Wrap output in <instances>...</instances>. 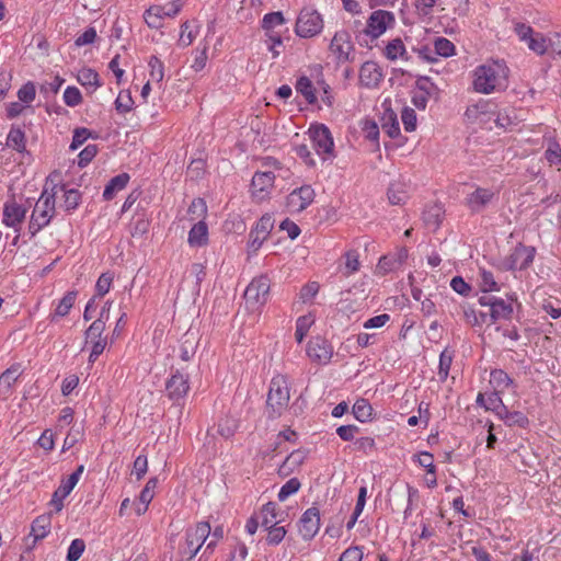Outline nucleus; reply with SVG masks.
I'll list each match as a JSON object with an SVG mask.
<instances>
[{
	"mask_svg": "<svg viewBox=\"0 0 561 561\" xmlns=\"http://www.w3.org/2000/svg\"><path fill=\"white\" fill-rule=\"evenodd\" d=\"M471 89L479 94L501 93L508 88L510 69L503 60H489L471 72Z\"/></svg>",
	"mask_w": 561,
	"mask_h": 561,
	"instance_id": "nucleus-1",
	"label": "nucleus"
},
{
	"mask_svg": "<svg viewBox=\"0 0 561 561\" xmlns=\"http://www.w3.org/2000/svg\"><path fill=\"white\" fill-rule=\"evenodd\" d=\"M58 185L48 187V181L34 205L28 222V231L32 237L36 236L43 228L49 225L56 214L55 197Z\"/></svg>",
	"mask_w": 561,
	"mask_h": 561,
	"instance_id": "nucleus-2",
	"label": "nucleus"
},
{
	"mask_svg": "<svg viewBox=\"0 0 561 561\" xmlns=\"http://www.w3.org/2000/svg\"><path fill=\"white\" fill-rule=\"evenodd\" d=\"M210 533L211 528L207 522H201L187 528L184 541L179 546L181 561H191L199 551Z\"/></svg>",
	"mask_w": 561,
	"mask_h": 561,
	"instance_id": "nucleus-3",
	"label": "nucleus"
},
{
	"mask_svg": "<svg viewBox=\"0 0 561 561\" xmlns=\"http://www.w3.org/2000/svg\"><path fill=\"white\" fill-rule=\"evenodd\" d=\"M308 136L317 154L322 161L334 158V141L330 129L323 124H313L308 129Z\"/></svg>",
	"mask_w": 561,
	"mask_h": 561,
	"instance_id": "nucleus-4",
	"label": "nucleus"
},
{
	"mask_svg": "<svg viewBox=\"0 0 561 561\" xmlns=\"http://www.w3.org/2000/svg\"><path fill=\"white\" fill-rule=\"evenodd\" d=\"M496 105L490 100H479L470 104L465 112V119L468 124L479 125L486 129H493L492 119L495 115Z\"/></svg>",
	"mask_w": 561,
	"mask_h": 561,
	"instance_id": "nucleus-5",
	"label": "nucleus"
},
{
	"mask_svg": "<svg viewBox=\"0 0 561 561\" xmlns=\"http://www.w3.org/2000/svg\"><path fill=\"white\" fill-rule=\"evenodd\" d=\"M289 402V389L284 376H276L271 380L267 394V407L272 411V416H278L287 408Z\"/></svg>",
	"mask_w": 561,
	"mask_h": 561,
	"instance_id": "nucleus-6",
	"label": "nucleus"
},
{
	"mask_svg": "<svg viewBox=\"0 0 561 561\" xmlns=\"http://www.w3.org/2000/svg\"><path fill=\"white\" fill-rule=\"evenodd\" d=\"M329 51L337 64H345L354 60L355 46L348 31H336L330 41Z\"/></svg>",
	"mask_w": 561,
	"mask_h": 561,
	"instance_id": "nucleus-7",
	"label": "nucleus"
},
{
	"mask_svg": "<svg viewBox=\"0 0 561 561\" xmlns=\"http://www.w3.org/2000/svg\"><path fill=\"white\" fill-rule=\"evenodd\" d=\"M323 26L321 14L311 8H305L297 18L295 32L299 37L310 38L320 34Z\"/></svg>",
	"mask_w": 561,
	"mask_h": 561,
	"instance_id": "nucleus-8",
	"label": "nucleus"
},
{
	"mask_svg": "<svg viewBox=\"0 0 561 561\" xmlns=\"http://www.w3.org/2000/svg\"><path fill=\"white\" fill-rule=\"evenodd\" d=\"M515 33L518 38L526 43L528 48L537 55H545L550 49V36H546L540 32L534 31V28L524 23H517L515 25Z\"/></svg>",
	"mask_w": 561,
	"mask_h": 561,
	"instance_id": "nucleus-9",
	"label": "nucleus"
},
{
	"mask_svg": "<svg viewBox=\"0 0 561 561\" xmlns=\"http://www.w3.org/2000/svg\"><path fill=\"white\" fill-rule=\"evenodd\" d=\"M28 208L30 204L27 202L20 203L14 197L7 199L2 209V224L12 228L15 232H20Z\"/></svg>",
	"mask_w": 561,
	"mask_h": 561,
	"instance_id": "nucleus-10",
	"label": "nucleus"
},
{
	"mask_svg": "<svg viewBox=\"0 0 561 561\" xmlns=\"http://www.w3.org/2000/svg\"><path fill=\"white\" fill-rule=\"evenodd\" d=\"M271 280L266 275H260L252 279L244 291L247 302L253 306H263L268 299Z\"/></svg>",
	"mask_w": 561,
	"mask_h": 561,
	"instance_id": "nucleus-11",
	"label": "nucleus"
},
{
	"mask_svg": "<svg viewBox=\"0 0 561 561\" xmlns=\"http://www.w3.org/2000/svg\"><path fill=\"white\" fill-rule=\"evenodd\" d=\"M394 15L385 10L374 11L367 20L365 34L371 39L381 36L388 28L394 25Z\"/></svg>",
	"mask_w": 561,
	"mask_h": 561,
	"instance_id": "nucleus-12",
	"label": "nucleus"
},
{
	"mask_svg": "<svg viewBox=\"0 0 561 561\" xmlns=\"http://www.w3.org/2000/svg\"><path fill=\"white\" fill-rule=\"evenodd\" d=\"M275 175L271 171L256 172L252 178L251 193L256 202L268 197L274 186Z\"/></svg>",
	"mask_w": 561,
	"mask_h": 561,
	"instance_id": "nucleus-13",
	"label": "nucleus"
},
{
	"mask_svg": "<svg viewBox=\"0 0 561 561\" xmlns=\"http://www.w3.org/2000/svg\"><path fill=\"white\" fill-rule=\"evenodd\" d=\"M190 390L188 376L176 370L165 382V393L174 402L185 398Z\"/></svg>",
	"mask_w": 561,
	"mask_h": 561,
	"instance_id": "nucleus-14",
	"label": "nucleus"
},
{
	"mask_svg": "<svg viewBox=\"0 0 561 561\" xmlns=\"http://www.w3.org/2000/svg\"><path fill=\"white\" fill-rule=\"evenodd\" d=\"M307 355L312 362L325 365L332 358L333 348L327 340L317 336L308 342Z\"/></svg>",
	"mask_w": 561,
	"mask_h": 561,
	"instance_id": "nucleus-15",
	"label": "nucleus"
},
{
	"mask_svg": "<svg viewBox=\"0 0 561 561\" xmlns=\"http://www.w3.org/2000/svg\"><path fill=\"white\" fill-rule=\"evenodd\" d=\"M314 199V191L309 185L294 190L287 196V207L290 213L305 210Z\"/></svg>",
	"mask_w": 561,
	"mask_h": 561,
	"instance_id": "nucleus-16",
	"label": "nucleus"
},
{
	"mask_svg": "<svg viewBox=\"0 0 561 561\" xmlns=\"http://www.w3.org/2000/svg\"><path fill=\"white\" fill-rule=\"evenodd\" d=\"M383 80L381 67L376 61H365L359 69V83L368 89L378 88Z\"/></svg>",
	"mask_w": 561,
	"mask_h": 561,
	"instance_id": "nucleus-17",
	"label": "nucleus"
},
{
	"mask_svg": "<svg viewBox=\"0 0 561 561\" xmlns=\"http://www.w3.org/2000/svg\"><path fill=\"white\" fill-rule=\"evenodd\" d=\"M320 529V513L317 507L308 508L299 519V534L305 540H311Z\"/></svg>",
	"mask_w": 561,
	"mask_h": 561,
	"instance_id": "nucleus-18",
	"label": "nucleus"
},
{
	"mask_svg": "<svg viewBox=\"0 0 561 561\" xmlns=\"http://www.w3.org/2000/svg\"><path fill=\"white\" fill-rule=\"evenodd\" d=\"M535 249L531 247L518 245L506 259V266L510 270H525L534 261Z\"/></svg>",
	"mask_w": 561,
	"mask_h": 561,
	"instance_id": "nucleus-19",
	"label": "nucleus"
},
{
	"mask_svg": "<svg viewBox=\"0 0 561 561\" xmlns=\"http://www.w3.org/2000/svg\"><path fill=\"white\" fill-rule=\"evenodd\" d=\"M273 229L272 217L263 216L255 228L250 232L249 249L256 252L263 242L267 239L270 231Z\"/></svg>",
	"mask_w": 561,
	"mask_h": 561,
	"instance_id": "nucleus-20",
	"label": "nucleus"
},
{
	"mask_svg": "<svg viewBox=\"0 0 561 561\" xmlns=\"http://www.w3.org/2000/svg\"><path fill=\"white\" fill-rule=\"evenodd\" d=\"M285 24V18L282 12H272L264 15L262 20V27L265 31L268 42L274 44H282V34L277 31L278 27H283Z\"/></svg>",
	"mask_w": 561,
	"mask_h": 561,
	"instance_id": "nucleus-21",
	"label": "nucleus"
},
{
	"mask_svg": "<svg viewBox=\"0 0 561 561\" xmlns=\"http://www.w3.org/2000/svg\"><path fill=\"white\" fill-rule=\"evenodd\" d=\"M307 458V451L305 449H297L291 451L283 463L278 467V474L282 478L289 477L291 473L297 471Z\"/></svg>",
	"mask_w": 561,
	"mask_h": 561,
	"instance_id": "nucleus-22",
	"label": "nucleus"
},
{
	"mask_svg": "<svg viewBox=\"0 0 561 561\" xmlns=\"http://www.w3.org/2000/svg\"><path fill=\"white\" fill-rule=\"evenodd\" d=\"M494 197V192L489 188L478 187L468 195L467 205L473 211L482 210Z\"/></svg>",
	"mask_w": 561,
	"mask_h": 561,
	"instance_id": "nucleus-23",
	"label": "nucleus"
},
{
	"mask_svg": "<svg viewBox=\"0 0 561 561\" xmlns=\"http://www.w3.org/2000/svg\"><path fill=\"white\" fill-rule=\"evenodd\" d=\"M513 314V306L501 298H496L491 304L490 313L488 314L489 324H493L501 320H508Z\"/></svg>",
	"mask_w": 561,
	"mask_h": 561,
	"instance_id": "nucleus-24",
	"label": "nucleus"
},
{
	"mask_svg": "<svg viewBox=\"0 0 561 561\" xmlns=\"http://www.w3.org/2000/svg\"><path fill=\"white\" fill-rule=\"evenodd\" d=\"M188 244L191 247H204L208 242V227L204 220L196 222L188 232Z\"/></svg>",
	"mask_w": 561,
	"mask_h": 561,
	"instance_id": "nucleus-25",
	"label": "nucleus"
},
{
	"mask_svg": "<svg viewBox=\"0 0 561 561\" xmlns=\"http://www.w3.org/2000/svg\"><path fill=\"white\" fill-rule=\"evenodd\" d=\"M296 91L300 93L309 104H316L318 101V85L314 87L312 81L306 77H300L296 82Z\"/></svg>",
	"mask_w": 561,
	"mask_h": 561,
	"instance_id": "nucleus-26",
	"label": "nucleus"
},
{
	"mask_svg": "<svg viewBox=\"0 0 561 561\" xmlns=\"http://www.w3.org/2000/svg\"><path fill=\"white\" fill-rule=\"evenodd\" d=\"M259 519L261 526L267 528L270 526L278 525L280 519L278 518V507L274 502H268L260 511Z\"/></svg>",
	"mask_w": 561,
	"mask_h": 561,
	"instance_id": "nucleus-27",
	"label": "nucleus"
},
{
	"mask_svg": "<svg viewBox=\"0 0 561 561\" xmlns=\"http://www.w3.org/2000/svg\"><path fill=\"white\" fill-rule=\"evenodd\" d=\"M129 174L127 173H121L107 183V185L104 188L103 197L105 201H111L115 197V195L124 190L129 182Z\"/></svg>",
	"mask_w": 561,
	"mask_h": 561,
	"instance_id": "nucleus-28",
	"label": "nucleus"
},
{
	"mask_svg": "<svg viewBox=\"0 0 561 561\" xmlns=\"http://www.w3.org/2000/svg\"><path fill=\"white\" fill-rule=\"evenodd\" d=\"M51 527V519L49 515H41L36 517L31 527V536L34 537V542L44 539L49 533Z\"/></svg>",
	"mask_w": 561,
	"mask_h": 561,
	"instance_id": "nucleus-29",
	"label": "nucleus"
},
{
	"mask_svg": "<svg viewBox=\"0 0 561 561\" xmlns=\"http://www.w3.org/2000/svg\"><path fill=\"white\" fill-rule=\"evenodd\" d=\"M76 485L73 484V481H69L68 479H65L61 481L58 489L54 492L50 505L54 506V508L57 512H60L64 507L62 501L70 494V492L73 490Z\"/></svg>",
	"mask_w": 561,
	"mask_h": 561,
	"instance_id": "nucleus-30",
	"label": "nucleus"
},
{
	"mask_svg": "<svg viewBox=\"0 0 561 561\" xmlns=\"http://www.w3.org/2000/svg\"><path fill=\"white\" fill-rule=\"evenodd\" d=\"M516 116L514 115V110L511 107H505L502 110L495 108V115L492 119V125L501 129H507L515 124Z\"/></svg>",
	"mask_w": 561,
	"mask_h": 561,
	"instance_id": "nucleus-31",
	"label": "nucleus"
},
{
	"mask_svg": "<svg viewBox=\"0 0 561 561\" xmlns=\"http://www.w3.org/2000/svg\"><path fill=\"white\" fill-rule=\"evenodd\" d=\"M20 367L12 366L0 375V394L8 396L12 385L20 377Z\"/></svg>",
	"mask_w": 561,
	"mask_h": 561,
	"instance_id": "nucleus-32",
	"label": "nucleus"
},
{
	"mask_svg": "<svg viewBox=\"0 0 561 561\" xmlns=\"http://www.w3.org/2000/svg\"><path fill=\"white\" fill-rule=\"evenodd\" d=\"M7 146L16 150L18 152H24L26 149L25 134L20 127L13 126L7 137Z\"/></svg>",
	"mask_w": 561,
	"mask_h": 561,
	"instance_id": "nucleus-33",
	"label": "nucleus"
},
{
	"mask_svg": "<svg viewBox=\"0 0 561 561\" xmlns=\"http://www.w3.org/2000/svg\"><path fill=\"white\" fill-rule=\"evenodd\" d=\"M344 265L341 268L343 275L350 276L360 268L359 254L357 250H348L343 255Z\"/></svg>",
	"mask_w": 561,
	"mask_h": 561,
	"instance_id": "nucleus-34",
	"label": "nucleus"
},
{
	"mask_svg": "<svg viewBox=\"0 0 561 561\" xmlns=\"http://www.w3.org/2000/svg\"><path fill=\"white\" fill-rule=\"evenodd\" d=\"M383 54L389 60H397L398 58H403L407 55L405 46L401 38H394L385 47Z\"/></svg>",
	"mask_w": 561,
	"mask_h": 561,
	"instance_id": "nucleus-35",
	"label": "nucleus"
},
{
	"mask_svg": "<svg viewBox=\"0 0 561 561\" xmlns=\"http://www.w3.org/2000/svg\"><path fill=\"white\" fill-rule=\"evenodd\" d=\"M490 383L496 392H502L510 387L512 379L502 369H495L491 371Z\"/></svg>",
	"mask_w": 561,
	"mask_h": 561,
	"instance_id": "nucleus-36",
	"label": "nucleus"
},
{
	"mask_svg": "<svg viewBox=\"0 0 561 561\" xmlns=\"http://www.w3.org/2000/svg\"><path fill=\"white\" fill-rule=\"evenodd\" d=\"M77 79L81 85L92 88V91L101 85L98 72L91 68L81 69Z\"/></svg>",
	"mask_w": 561,
	"mask_h": 561,
	"instance_id": "nucleus-37",
	"label": "nucleus"
},
{
	"mask_svg": "<svg viewBox=\"0 0 561 561\" xmlns=\"http://www.w3.org/2000/svg\"><path fill=\"white\" fill-rule=\"evenodd\" d=\"M314 323V317L309 313L301 316L296 321L295 337L298 343H301L305 336L308 334L309 329Z\"/></svg>",
	"mask_w": 561,
	"mask_h": 561,
	"instance_id": "nucleus-38",
	"label": "nucleus"
},
{
	"mask_svg": "<svg viewBox=\"0 0 561 561\" xmlns=\"http://www.w3.org/2000/svg\"><path fill=\"white\" fill-rule=\"evenodd\" d=\"M443 208L438 204L427 206L423 213V219L426 225L433 228H437L442 222Z\"/></svg>",
	"mask_w": 561,
	"mask_h": 561,
	"instance_id": "nucleus-39",
	"label": "nucleus"
},
{
	"mask_svg": "<svg viewBox=\"0 0 561 561\" xmlns=\"http://www.w3.org/2000/svg\"><path fill=\"white\" fill-rule=\"evenodd\" d=\"M388 199L392 205H401L408 199L405 185L401 183H392L388 188Z\"/></svg>",
	"mask_w": 561,
	"mask_h": 561,
	"instance_id": "nucleus-40",
	"label": "nucleus"
},
{
	"mask_svg": "<svg viewBox=\"0 0 561 561\" xmlns=\"http://www.w3.org/2000/svg\"><path fill=\"white\" fill-rule=\"evenodd\" d=\"M353 414L359 422L370 420L373 408L366 399H358L353 405Z\"/></svg>",
	"mask_w": 561,
	"mask_h": 561,
	"instance_id": "nucleus-41",
	"label": "nucleus"
},
{
	"mask_svg": "<svg viewBox=\"0 0 561 561\" xmlns=\"http://www.w3.org/2000/svg\"><path fill=\"white\" fill-rule=\"evenodd\" d=\"M462 313H463V318L467 321V323L472 325V327H474V325H482L484 323L489 324L488 313L477 312L470 306H463L462 307Z\"/></svg>",
	"mask_w": 561,
	"mask_h": 561,
	"instance_id": "nucleus-42",
	"label": "nucleus"
},
{
	"mask_svg": "<svg viewBox=\"0 0 561 561\" xmlns=\"http://www.w3.org/2000/svg\"><path fill=\"white\" fill-rule=\"evenodd\" d=\"M77 299V291H68L58 302L54 317H65L69 313Z\"/></svg>",
	"mask_w": 561,
	"mask_h": 561,
	"instance_id": "nucleus-43",
	"label": "nucleus"
},
{
	"mask_svg": "<svg viewBox=\"0 0 561 561\" xmlns=\"http://www.w3.org/2000/svg\"><path fill=\"white\" fill-rule=\"evenodd\" d=\"M150 80L161 83L164 77L163 62L156 56H151L148 61Z\"/></svg>",
	"mask_w": 561,
	"mask_h": 561,
	"instance_id": "nucleus-44",
	"label": "nucleus"
},
{
	"mask_svg": "<svg viewBox=\"0 0 561 561\" xmlns=\"http://www.w3.org/2000/svg\"><path fill=\"white\" fill-rule=\"evenodd\" d=\"M198 34V30H194L190 21H185L181 25V33L179 37V45L182 47L190 46Z\"/></svg>",
	"mask_w": 561,
	"mask_h": 561,
	"instance_id": "nucleus-45",
	"label": "nucleus"
},
{
	"mask_svg": "<svg viewBox=\"0 0 561 561\" xmlns=\"http://www.w3.org/2000/svg\"><path fill=\"white\" fill-rule=\"evenodd\" d=\"M454 354L448 350H444L439 356L438 377L442 381L446 380L453 363Z\"/></svg>",
	"mask_w": 561,
	"mask_h": 561,
	"instance_id": "nucleus-46",
	"label": "nucleus"
},
{
	"mask_svg": "<svg viewBox=\"0 0 561 561\" xmlns=\"http://www.w3.org/2000/svg\"><path fill=\"white\" fill-rule=\"evenodd\" d=\"M58 191H64V207L66 210H73L78 207L80 203V192L75 188L65 190L64 187H58Z\"/></svg>",
	"mask_w": 561,
	"mask_h": 561,
	"instance_id": "nucleus-47",
	"label": "nucleus"
},
{
	"mask_svg": "<svg viewBox=\"0 0 561 561\" xmlns=\"http://www.w3.org/2000/svg\"><path fill=\"white\" fill-rule=\"evenodd\" d=\"M480 287L484 293L499 291L500 286L491 272L482 270L480 273Z\"/></svg>",
	"mask_w": 561,
	"mask_h": 561,
	"instance_id": "nucleus-48",
	"label": "nucleus"
},
{
	"mask_svg": "<svg viewBox=\"0 0 561 561\" xmlns=\"http://www.w3.org/2000/svg\"><path fill=\"white\" fill-rule=\"evenodd\" d=\"M545 158L550 165L561 164V147L556 140H551L545 151Z\"/></svg>",
	"mask_w": 561,
	"mask_h": 561,
	"instance_id": "nucleus-49",
	"label": "nucleus"
},
{
	"mask_svg": "<svg viewBox=\"0 0 561 561\" xmlns=\"http://www.w3.org/2000/svg\"><path fill=\"white\" fill-rule=\"evenodd\" d=\"M435 53L442 57H450L455 54V45L445 37H438L434 42Z\"/></svg>",
	"mask_w": 561,
	"mask_h": 561,
	"instance_id": "nucleus-50",
	"label": "nucleus"
},
{
	"mask_svg": "<svg viewBox=\"0 0 561 561\" xmlns=\"http://www.w3.org/2000/svg\"><path fill=\"white\" fill-rule=\"evenodd\" d=\"M301 484L300 481L297 478L289 479L279 490L278 492V500L280 502L286 501L290 495L298 492Z\"/></svg>",
	"mask_w": 561,
	"mask_h": 561,
	"instance_id": "nucleus-51",
	"label": "nucleus"
},
{
	"mask_svg": "<svg viewBox=\"0 0 561 561\" xmlns=\"http://www.w3.org/2000/svg\"><path fill=\"white\" fill-rule=\"evenodd\" d=\"M134 101L129 92L121 91L115 100V108L118 113H127L131 110Z\"/></svg>",
	"mask_w": 561,
	"mask_h": 561,
	"instance_id": "nucleus-52",
	"label": "nucleus"
},
{
	"mask_svg": "<svg viewBox=\"0 0 561 561\" xmlns=\"http://www.w3.org/2000/svg\"><path fill=\"white\" fill-rule=\"evenodd\" d=\"M105 330V323L102 320H95L85 331V341L87 343L95 340H102V334Z\"/></svg>",
	"mask_w": 561,
	"mask_h": 561,
	"instance_id": "nucleus-53",
	"label": "nucleus"
},
{
	"mask_svg": "<svg viewBox=\"0 0 561 561\" xmlns=\"http://www.w3.org/2000/svg\"><path fill=\"white\" fill-rule=\"evenodd\" d=\"M113 279H114V275L112 273H110V272L103 273L99 277V279L95 284L96 295L102 297L105 294H107L111 289Z\"/></svg>",
	"mask_w": 561,
	"mask_h": 561,
	"instance_id": "nucleus-54",
	"label": "nucleus"
},
{
	"mask_svg": "<svg viewBox=\"0 0 561 561\" xmlns=\"http://www.w3.org/2000/svg\"><path fill=\"white\" fill-rule=\"evenodd\" d=\"M502 419L510 426H512V425L525 426L528 423V419L526 417V415L518 411L510 412V411L505 410V413L502 415Z\"/></svg>",
	"mask_w": 561,
	"mask_h": 561,
	"instance_id": "nucleus-55",
	"label": "nucleus"
},
{
	"mask_svg": "<svg viewBox=\"0 0 561 561\" xmlns=\"http://www.w3.org/2000/svg\"><path fill=\"white\" fill-rule=\"evenodd\" d=\"M267 529L266 542L268 545H278L286 535V529L283 526H270Z\"/></svg>",
	"mask_w": 561,
	"mask_h": 561,
	"instance_id": "nucleus-56",
	"label": "nucleus"
},
{
	"mask_svg": "<svg viewBox=\"0 0 561 561\" xmlns=\"http://www.w3.org/2000/svg\"><path fill=\"white\" fill-rule=\"evenodd\" d=\"M84 549H85V543L82 539L72 540L68 548L67 560L68 561H78L80 559V557L82 556Z\"/></svg>",
	"mask_w": 561,
	"mask_h": 561,
	"instance_id": "nucleus-57",
	"label": "nucleus"
},
{
	"mask_svg": "<svg viewBox=\"0 0 561 561\" xmlns=\"http://www.w3.org/2000/svg\"><path fill=\"white\" fill-rule=\"evenodd\" d=\"M64 101L71 107L79 105L82 102L80 90L76 87H68L64 92Z\"/></svg>",
	"mask_w": 561,
	"mask_h": 561,
	"instance_id": "nucleus-58",
	"label": "nucleus"
},
{
	"mask_svg": "<svg viewBox=\"0 0 561 561\" xmlns=\"http://www.w3.org/2000/svg\"><path fill=\"white\" fill-rule=\"evenodd\" d=\"M401 121L407 131H413L416 128V114L413 108L404 107L401 113Z\"/></svg>",
	"mask_w": 561,
	"mask_h": 561,
	"instance_id": "nucleus-59",
	"label": "nucleus"
},
{
	"mask_svg": "<svg viewBox=\"0 0 561 561\" xmlns=\"http://www.w3.org/2000/svg\"><path fill=\"white\" fill-rule=\"evenodd\" d=\"M36 95L35 85L33 82H27L20 88L18 91V98L23 103H31L34 101Z\"/></svg>",
	"mask_w": 561,
	"mask_h": 561,
	"instance_id": "nucleus-60",
	"label": "nucleus"
},
{
	"mask_svg": "<svg viewBox=\"0 0 561 561\" xmlns=\"http://www.w3.org/2000/svg\"><path fill=\"white\" fill-rule=\"evenodd\" d=\"M98 153L95 145H88L78 156V165L83 168L88 165Z\"/></svg>",
	"mask_w": 561,
	"mask_h": 561,
	"instance_id": "nucleus-61",
	"label": "nucleus"
},
{
	"mask_svg": "<svg viewBox=\"0 0 561 561\" xmlns=\"http://www.w3.org/2000/svg\"><path fill=\"white\" fill-rule=\"evenodd\" d=\"M319 288H320V286L317 282H310V283L306 284L300 289L299 299L302 302L310 301L312 298L316 297V295L319 291Z\"/></svg>",
	"mask_w": 561,
	"mask_h": 561,
	"instance_id": "nucleus-62",
	"label": "nucleus"
},
{
	"mask_svg": "<svg viewBox=\"0 0 561 561\" xmlns=\"http://www.w3.org/2000/svg\"><path fill=\"white\" fill-rule=\"evenodd\" d=\"M91 137V131L88 128H77L73 131L70 149L76 150Z\"/></svg>",
	"mask_w": 561,
	"mask_h": 561,
	"instance_id": "nucleus-63",
	"label": "nucleus"
},
{
	"mask_svg": "<svg viewBox=\"0 0 561 561\" xmlns=\"http://www.w3.org/2000/svg\"><path fill=\"white\" fill-rule=\"evenodd\" d=\"M363 549L358 546L347 548L340 557L339 561H362Z\"/></svg>",
	"mask_w": 561,
	"mask_h": 561,
	"instance_id": "nucleus-64",
	"label": "nucleus"
}]
</instances>
